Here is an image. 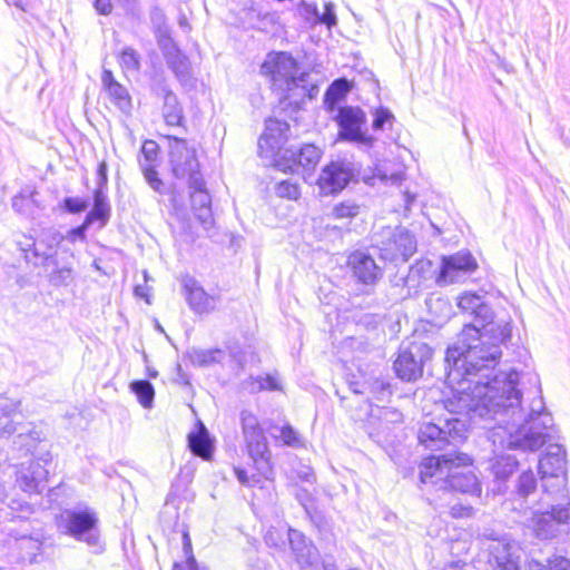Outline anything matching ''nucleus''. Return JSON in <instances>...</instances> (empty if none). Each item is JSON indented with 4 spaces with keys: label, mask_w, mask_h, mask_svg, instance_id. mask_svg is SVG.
Listing matches in <instances>:
<instances>
[{
    "label": "nucleus",
    "mask_w": 570,
    "mask_h": 570,
    "mask_svg": "<svg viewBox=\"0 0 570 570\" xmlns=\"http://www.w3.org/2000/svg\"><path fill=\"white\" fill-rule=\"evenodd\" d=\"M512 336V321L501 320L484 331L465 325L445 353L446 384L451 396L445 407L455 413L495 417L507 422L493 432V444L509 450L537 451L551 438L552 416L542 396L534 397L527 415L521 406L515 370L489 380L502 355L501 346Z\"/></svg>",
    "instance_id": "nucleus-1"
},
{
    "label": "nucleus",
    "mask_w": 570,
    "mask_h": 570,
    "mask_svg": "<svg viewBox=\"0 0 570 570\" xmlns=\"http://www.w3.org/2000/svg\"><path fill=\"white\" fill-rule=\"evenodd\" d=\"M420 480L436 490L480 495L481 484L472 470V459L460 452L426 458L420 465Z\"/></svg>",
    "instance_id": "nucleus-2"
},
{
    "label": "nucleus",
    "mask_w": 570,
    "mask_h": 570,
    "mask_svg": "<svg viewBox=\"0 0 570 570\" xmlns=\"http://www.w3.org/2000/svg\"><path fill=\"white\" fill-rule=\"evenodd\" d=\"M261 73L271 78L279 100H287L289 105L312 99L318 91L317 86L308 82V73L299 72L297 61L284 51L269 53L261 66Z\"/></svg>",
    "instance_id": "nucleus-3"
},
{
    "label": "nucleus",
    "mask_w": 570,
    "mask_h": 570,
    "mask_svg": "<svg viewBox=\"0 0 570 570\" xmlns=\"http://www.w3.org/2000/svg\"><path fill=\"white\" fill-rule=\"evenodd\" d=\"M450 416L439 420V423L423 422L420 426L417 439L419 442L428 450L440 451L446 445H456L466 439L468 426L470 421L483 422V428L491 431V440L493 441V432L500 426H505L507 422H500L501 416L481 417L472 414H462L449 411Z\"/></svg>",
    "instance_id": "nucleus-4"
},
{
    "label": "nucleus",
    "mask_w": 570,
    "mask_h": 570,
    "mask_svg": "<svg viewBox=\"0 0 570 570\" xmlns=\"http://www.w3.org/2000/svg\"><path fill=\"white\" fill-rule=\"evenodd\" d=\"M244 450L253 461L254 468L266 480L273 479V465L267 438L258 417L249 410L239 414Z\"/></svg>",
    "instance_id": "nucleus-5"
},
{
    "label": "nucleus",
    "mask_w": 570,
    "mask_h": 570,
    "mask_svg": "<svg viewBox=\"0 0 570 570\" xmlns=\"http://www.w3.org/2000/svg\"><path fill=\"white\" fill-rule=\"evenodd\" d=\"M97 513L85 507L83 509H67L59 518L58 527L62 532L77 541L85 542L95 552H101L104 544L99 530Z\"/></svg>",
    "instance_id": "nucleus-6"
},
{
    "label": "nucleus",
    "mask_w": 570,
    "mask_h": 570,
    "mask_svg": "<svg viewBox=\"0 0 570 570\" xmlns=\"http://www.w3.org/2000/svg\"><path fill=\"white\" fill-rule=\"evenodd\" d=\"M65 239V236L52 228L43 229L37 238L28 235H21L17 239V246L23 254L28 264L36 267L48 266L57 256L56 247Z\"/></svg>",
    "instance_id": "nucleus-7"
},
{
    "label": "nucleus",
    "mask_w": 570,
    "mask_h": 570,
    "mask_svg": "<svg viewBox=\"0 0 570 570\" xmlns=\"http://www.w3.org/2000/svg\"><path fill=\"white\" fill-rule=\"evenodd\" d=\"M374 242L381 257L389 262H406L416 250L414 236L404 227H383Z\"/></svg>",
    "instance_id": "nucleus-8"
},
{
    "label": "nucleus",
    "mask_w": 570,
    "mask_h": 570,
    "mask_svg": "<svg viewBox=\"0 0 570 570\" xmlns=\"http://www.w3.org/2000/svg\"><path fill=\"white\" fill-rule=\"evenodd\" d=\"M433 354L432 348L423 342L403 343L400 346L393 368L399 379L414 382L423 375V368Z\"/></svg>",
    "instance_id": "nucleus-9"
},
{
    "label": "nucleus",
    "mask_w": 570,
    "mask_h": 570,
    "mask_svg": "<svg viewBox=\"0 0 570 570\" xmlns=\"http://www.w3.org/2000/svg\"><path fill=\"white\" fill-rule=\"evenodd\" d=\"M169 140V161L173 175L177 179H186L188 186L199 187L202 184V174L199 163L195 150L189 148L187 141L183 138L168 136Z\"/></svg>",
    "instance_id": "nucleus-10"
},
{
    "label": "nucleus",
    "mask_w": 570,
    "mask_h": 570,
    "mask_svg": "<svg viewBox=\"0 0 570 570\" xmlns=\"http://www.w3.org/2000/svg\"><path fill=\"white\" fill-rule=\"evenodd\" d=\"M335 120L338 125V138L341 140L366 147L373 145L374 138L363 129L366 124V115L360 107H341Z\"/></svg>",
    "instance_id": "nucleus-11"
},
{
    "label": "nucleus",
    "mask_w": 570,
    "mask_h": 570,
    "mask_svg": "<svg viewBox=\"0 0 570 570\" xmlns=\"http://www.w3.org/2000/svg\"><path fill=\"white\" fill-rule=\"evenodd\" d=\"M289 125L276 118H268L265 121V131L258 139V151L262 157L271 158L277 163L282 159L287 140Z\"/></svg>",
    "instance_id": "nucleus-12"
},
{
    "label": "nucleus",
    "mask_w": 570,
    "mask_h": 570,
    "mask_svg": "<svg viewBox=\"0 0 570 570\" xmlns=\"http://www.w3.org/2000/svg\"><path fill=\"white\" fill-rule=\"evenodd\" d=\"M570 521V502L551 504V510L533 512L531 527L537 538L548 540L554 538L559 528Z\"/></svg>",
    "instance_id": "nucleus-13"
},
{
    "label": "nucleus",
    "mask_w": 570,
    "mask_h": 570,
    "mask_svg": "<svg viewBox=\"0 0 570 570\" xmlns=\"http://www.w3.org/2000/svg\"><path fill=\"white\" fill-rule=\"evenodd\" d=\"M476 267V261L470 252L461 250L450 256H443L436 282L441 285L461 282Z\"/></svg>",
    "instance_id": "nucleus-14"
},
{
    "label": "nucleus",
    "mask_w": 570,
    "mask_h": 570,
    "mask_svg": "<svg viewBox=\"0 0 570 570\" xmlns=\"http://www.w3.org/2000/svg\"><path fill=\"white\" fill-rule=\"evenodd\" d=\"M14 448L24 455L31 454L33 460L45 464H51L52 455L48 449L43 431L33 424H29L13 440Z\"/></svg>",
    "instance_id": "nucleus-15"
},
{
    "label": "nucleus",
    "mask_w": 570,
    "mask_h": 570,
    "mask_svg": "<svg viewBox=\"0 0 570 570\" xmlns=\"http://www.w3.org/2000/svg\"><path fill=\"white\" fill-rule=\"evenodd\" d=\"M539 472L544 482L542 487L547 493H549V485L546 482L548 479L554 481L553 487H564L566 451L562 445L550 444L547 448L544 455L539 461Z\"/></svg>",
    "instance_id": "nucleus-16"
},
{
    "label": "nucleus",
    "mask_w": 570,
    "mask_h": 570,
    "mask_svg": "<svg viewBox=\"0 0 570 570\" xmlns=\"http://www.w3.org/2000/svg\"><path fill=\"white\" fill-rule=\"evenodd\" d=\"M49 464L38 460L22 462L16 471V483L26 493L39 494L47 488Z\"/></svg>",
    "instance_id": "nucleus-17"
},
{
    "label": "nucleus",
    "mask_w": 570,
    "mask_h": 570,
    "mask_svg": "<svg viewBox=\"0 0 570 570\" xmlns=\"http://www.w3.org/2000/svg\"><path fill=\"white\" fill-rule=\"evenodd\" d=\"M181 285L186 301L196 314H209L220 302V295L208 294L194 276L185 275L181 278Z\"/></svg>",
    "instance_id": "nucleus-18"
},
{
    "label": "nucleus",
    "mask_w": 570,
    "mask_h": 570,
    "mask_svg": "<svg viewBox=\"0 0 570 570\" xmlns=\"http://www.w3.org/2000/svg\"><path fill=\"white\" fill-rule=\"evenodd\" d=\"M353 176L351 163L335 160L323 168L317 183L323 193L335 194L344 189Z\"/></svg>",
    "instance_id": "nucleus-19"
},
{
    "label": "nucleus",
    "mask_w": 570,
    "mask_h": 570,
    "mask_svg": "<svg viewBox=\"0 0 570 570\" xmlns=\"http://www.w3.org/2000/svg\"><path fill=\"white\" fill-rule=\"evenodd\" d=\"M154 94L163 99L161 115L166 125L183 127L185 124L184 109L177 95L171 90L166 79H158L153 85Z\"/></svg>",
    "instance_id": "nucleus-20"
},
{
    "label": "nucleus",
    "mask_w": 570,
    "mask_h": 570,
    "mask_svg": "<svg viewBox=\"0 0 570 570\" xmlns=\"http://www.w3.org/2000/svg\"><path fill=\"white\" fill-rule=\"evenodd\" d=\"M322 157V150L313 144H305L301 147L291 146L282 154V159L288 163L284 169L294 170V167H302L304 171L311 173L315 169Z\"/></svg>",
    "instance_id": "nucleus-21"
},
{
    "label": "nucleus",
    "mask_w": 570,
    "mask_h": 570,
    "mask_svg": "<svg viewBox=\"0 0 570 570\" xmlns=\"http://www.w3.org/2000/svg\"><path fill=\"white\" fill-rule=\"evenodd\" d=\"M488 563L492 570H520L518 549L503 540H493L489 547Z\"/></svg>",
    "instance_id": "nucleus-22"
},
{
    "label": "nucleus",
    "mask_w": 570,
    "mask_h": 570,
    "mask_svg": "<svg viewBox=\"0 0 570 570\" xmlns=\"http://www.w3.org/2000/svg\"><path fill=\"white\" fill-rule=\"evenodd\" d=\"M287 537L289 547L301 570L305 569V567H311L317 563V548L305 537L303 532L289 528Z\"/></svg>",
    "instance_id": "nucleus-23"
},
{
    "label": "nucleus",
    "mask_w": 570,
    "mask_h": 570,
    "mask_svg": "<svg viewBox=\"0 0 570 570\" xmlns=\"http://www.w3.org/2000/svg\"><path fill=\"white\" fill-rule=\"evenodd\" d=\"M191 189L190 202L194 215L199 220L204 229L208 230L214 226V217L212 213V199L205 189V181L202 178L199 187L189 186Z\"/></svg>",
    "instance_id": "nucleus-24"
},
{
    "label": "nucleus",
    "mask_w": 570,
    "mask_h": 570,
    "mask_svg": "<svg viewBox=\"0 0 570 570\" xmlns=\"http://www.w3.org/2000/svg\"><path fill=\"white\" fill-rule=\"evenodd\" d=\"M348 265L351 266L354 276L363 284H375L381 277L382 273L380 267L375 264L374 259L363 253L355 252L348 257Z\"/></svg>",
    "instance_id": "nucleus-25"
},
{
    "label": "nucleus",
    "mask_w": 570,
    "mask_h": 570,
    "mask_svg": "<svg viewBox=\"0 0 570 570\" xmlns=\"http://www.w3.org/2000/svg\"><path fill=\"white\" fill-rule=\"evenodd\" d=\"M73 254L69 253L66 258L59 259L57 256L49 263L52 266L49 274V282L56 287L69 286L75 279V269L72 267Z\"/></svg>",
    "instance_id": "nucleus-26"
},
{
    "label": "nucleus",
    "mask_w": 570,
    "mask_h": 570,
    "mask_svg": "<svg viewBox=\"0 0 570 570\" xmlns=\"http://www.w3.org/2000/svg\"><path fill=\"white\" fill-rule=\"evenodd\" d=\"M166 63L174 72L177 80L186 86L190 80V63L188 58L176 47L171 46L170 49L164 52Z\"/></svg>",
    "instance_id": "nucleus-27"
},
{
    "label": "nucleus",
    "mask_w": 570,
    "mask_h": 570,
    "mask_svg": "<svg viewBox=\"0 0 570 570\" xmlns=\"http://www.w3.org/2000/svg\"><path fill=\"white\" fill-rule=\"evenodd\" d=\"M240 387L249 394L264 391H281L282 383L277 374L250 375L240 382Z\"/></svg>",
    "instance_id": "nucleus-28"
},
{
    "label": "nucleus",
    "mask_w": 570,
    "mask_h": 570,
    "mask_svg": "<svg viewBox=\"0 0 570 570\" xmlns=\"http://www.w3.org/2000/svg\"><path fill=\"white\" fill-rule=\"evenodd\" d=\"M20 402L0 395V438L9 436L16 431L14 416Z\"/></svg>",
    "instance_id": "nucleus-29"
},
{
    "label": "nucleus",
    "mask_w": 570,
    "mask_h": 570,
    "mask_svg": "<svg viewBox=\"0 0 570 570\" xmlns=\"http://www.w3.org/2000/svg\"><path fill=\"white\" fill-rule=\"evenodd\" d=\"M198 425V430L188 435V446L193 454L204 460H209L213 455L214 446L205 425L202 422Z\"/></svg>",
    "instance_id": "nucleus-30"
},
{
    "label": "nucleus",
    "mask_w": 570,
    "mask_h": 570,
    "mask_svg": "<svg viewBox=\"0 0 570 570\" xmlns=\"http://www.w3.org/2000/svg\"><path fill=\"white\" fill-rule=\"evenodd\" d=\"M535 489L537 479L534 473L531 470L522 472L517 482L513 509L520 511L528 509V507H524V503H527L529 495L532 494Z\"/></svg>",
    "instance_id": "nucleus-31"
},
{
    "label": "nucleus",
    "mask_w": 570,
    "mask_h": 570,
    "mask_svg": "<svg viewBox=\"0 0 570 570\" xmlns=\"http://www.w3.org/2000/svg\"><path fill=\"white\" fill-rule=\"evenodd\" d=\"M187 357L191 362L193 365H197L200 367H207L213 364L222 363L225 357V351L220 348H212V350H202V348H190L187 352Z\"/></svg>",
    "instance_id": "nucleus-32"
},
{
    "label": "nucleus",
    "mask_w": 570,
    "mask_h": 570,
    "mask_svg": "<svg viewBox=\"0 0 570 570\" xmlns=\"http://www.w3.org/2000/svg\"><path fill=\"white\" fill-rule=\"evenodd\" d=\"M351 390L355 394H365L367 391L373 395V397L377 401H384L390 394V385L381 380H374L372 382H351Z\"/></svg>",
    "instance_id": "nucleus-33"
},
{
    "label": "nucleus",
    "mask_w": 570,
    "mask_h": 570,
    "mask_svg": "<svg viewBox=\"0 0 570 570\" xmlns=\"http://www.w3.org/2000/svg\"><path fill=\"white\" fill-rule=\"evenodd\" d=\"M519 462L510 454L497 455L491 462V472L497 480H507L517 469Z\"/></svg>",
    "instance_id": "nucleus-34"
},
{
    "label": "nucleus",
    "mask_w": 570,
    "mask_h": 570,
    "mask_svg": "<svg viewBox=\"0 0 570 570\" xmlns=\"http://www.w3.org/2000/svg\"><path fill=\"white\" fill-rule=\"evenodd\" d=\"M111 102L125 115H129L132 109L131 97L126 87L121 83H114L107 90Z\"/></svg>",
    "instance_id": "nucleus-35"
},
{
    "label": "nucleus",
    "mask_w": 570,
    "mask_h": 570,
    "mask_svg": "<svg viewBox=\"0 0 570 570\" xmlns=\"http://www.w3.org/2000/svg\"><path fill=\"white\" fill-rule=\"evenodd\" d=\"M351 90V85L347 79L338 78L334 80L325 92V104L332 109L336 104L345 98Z\"/></svg>",
    "instance_id": "nucleus-36"
},
{
    "label": "nucleus",
    "mask_w": 570,
    "mask_h": 570,
    "mask_svg": "<svg viewBox=\"0 0 570 570\" xmlns=\"http://www.w3.org/2000/svg\"><path fill=\"white\" fill-rule=\"evenodd\" d=\"M130 390L136 394L139 403L149 409L153 406L155 390L153 384L147 380L134 381L130 384Z\"/></svg>",
    "instance_id": "nucleus-37"
},
{
    "label": "nucleus",
    "mask_w": 570,
    "mask_h": 570,
    "mask_svg": "<svg viewBox=\"0 0 570 570\" xmlns=\"http://www.w3.org/2000/svg\"><path fill=\"white\" fill-rule=\"evenodd\" d=\"M140 169L142 171L144 178L150 188L158 193L159 195H165L166 188L164 181L159 178L158 171L154 164L149 163H140Z\"/></svg>",
    "instance_id": "nucleus-38"
},
{
    "label": "nucleus",
    "mask_w": 570,
    "mask_h": 570,
    "mask_svg": "<svg viewBox=\"0 0 570 570\" xmlns=\"http://www.w3.org/2000/svg\"><path fill=\"white\" fill-rule=\"evenodd\" d=\"M529 570H570V560L561 556L549 559L547 564L532 560L529 562Z\"/></svg>",
    "instance_id": "nucleus-39"
},
{
    "label": "nucleus",
    "mask_w": 570,
    "mask_h": 570,
    "mask_svg": "<svg viewBox=\"0 0 570 570\" xmlns=\"http://www.w3.org/2000/svg\"><path fill=\"white\" fill-rule=\"evenodd\" d=\"M395 120L392 111L386 107H379L373 111V130H384L386 128H391Z\"/></svg>",
    "instance_id": "nucleus-40"
},
{
    "label": "nucleus",
    "mask_w": 570,
    "mask_h": 570,
    "mask_svg": "<svg viewBox=\"0 0 570 570\" xmlns=\"http://www.w3.org/2000/svg\"><path fill=\"white\" fill-rule=\"evenodd\" d=\"M110 210H111L110 205L94 204L90 212L86 215L85 220L90 226L95 222H99L100 227H104V226H106V224L108 223V220L110 218Z\"/></svg>",
    "instance_id": "nucleus-41"
},
{
    "label": "nucleus",
    "mask_w": 570,
    "mask_h": 570,
    "mask_svg": "<svg viewBox=\"0 0 570 570\" xmlns=\"http://www.w3.org/2000/svg\"><path fill=\"white\" fill-rule=\"evenodd\" d=\"M483 299L484 296L466 292L458 297V307L462 312L473 315Z\"/></svg>",
    "instance_id": "nucleus-42"
},
{
    "label": "nucleus",
    "mask_w": 570,
    "mask_h": 570,
    "mask_svg": "<svg viewBox=\"0 0 570 570\" xmlns=\"http://www.w3.org/2000/svg\"><path fill=\"white\" fill-rule=\"evenodd\" d=\"M472 316H474L475 321L482 325V331H484L490 324L499 322V320L494 321V313L491 306L485 302V298L481 302ZM501 320L502 318H500V321Z\"/></svg>",
    "instance_id": "nucleus-43"
},
{
    "label": "nucleus",
    "mask_w": 570,
    "mask_h": 570,
    "mask_svg": "<svg viewBox=\"0 0 570 570\" xmlns=\"http://www.w3.org/2000/svg\"><path fill=\"white\" fill-rule=\"evenodd\" d=\"M120 65L127 70H138L140 68V56L131 47H126L120 53Z\"/></svg>",
    "instance_id": "nucleus-44"
},
{
    "label": "nucleus",
    "mask_w": 570,
    "mask_h": 570,
    "mask_svg": "<svg viewBox=\"0 0 570 570\" xmlns=\"http://www.w3.org/2000/svg\"><path fill=\"white\" fill-rule=\"evenodd\" d=\"M275 193L282 198L297 199L299 197V187L296 183L283 180L276 185Z\"/></svg>",
    "instance_id": "nucleus-45"
},
{
    "label": "nucleus",
    "mask_w": 570,
    "mask_h": 570,
    "mask_svg": "<svg viewBox=\"0 0 570 570\" xmlns=\"http://www.w3.org/2000/svg\"><path fill=\"white\" fill-rule=\"evenodd\" d=\"M88 206V200L80 197H66L62 202V208L69 214L82 213Z\"/></svg>",
    "instance_id": "nucleus-46"
},
{
    "label": "nucleus",
    "mask_w": 570,
    "mask_h": 570,
    "mask_svg": "<svg viewBox=\"0 0 570 570\" xmlns=\"http://www.w3.org/2000/svg\"><path fill=\"white\" fill-rule=\"evenodd\" d=\"M360 207L353 203H341L333 209L336 218H351L358 215Z\"/></svg>",
    "instance_id": "nucleus-47"
},
{
    "label": "nucleus",
    "mask_w": 570,
    "mask_h": 570,
    "mask_svg": "<svg viewBox=\"0 0 570 570\" xmlns=\"http://www.w3.org/2000/svg\"><path fill=\"white\" fill-rule=\"evenodd\" d=\"M141 154L144 159H139L140 163L154 164L158 157V145L154 140H146L141 147Z\"/></svg>",
    "instance_id": "nucleus-48"
},
{
    "label": "nucleus",
    "mask_w": 570,
    "mask_h": 570,
    "mask_svg": "<svg viewBox=\"0 0 570 570\" xmlns=\"http://www.w3.org/2000/svg\"><path fill=\"white\" fill-rule=\"evenodd\" d=\"M156 37L158 39L159 47L165 52L166 50L170 49L171 46H175L170 36H169V29L167 26H157V29H155Z\"/></svg>",
    "instance_id": "nucleus-49"
},
{
    "label": "nucleus",
    "mask_w": 570,
    "mask_h": 570,
    "mask_svg": "<svg viewBox=\"0 0 570 570\" xmlns=\"http://www.w3.org/2000/svg\"><path fill=\"white\" fill-rule=\"evenodd\" d=\"M234 472L239 483L245 487H255L261 482V479L256 474L249 475L244 468L236 466L234 468Z\"/></svg>",
    "instance_id": "nucleus-50"
},
{
    "label": "nucleus",
    "mask_w": 570,
    "mask_h": 570,
    "mask_svg": "<svg viewBox=\"0 0 570 570\" xmlns=\"http://www.w3.org/2000/svg\"><path fill=\"white\" fill-rule=\"evenodd\" d=\"M89 227H90V225L87 224L86 220H83L81 225H79L75 228H71L67 233L65 238L67 240H69L70 243H76L78 240L83 242V240H86V233L89 229Z\"/></svg>",
    "instance_id": "nucleus-51"
},
{
    "label": "nucleus",
    "mask_w": 570,
    "mask_h": 570,
    "mask_svg": "<svg viewBox=\"0 0 570 570\" xmlns=\"http://www.w3.org/2000/svg\"><path fill=\"white\" fill-rule=\"evenodd\" d=\"M318 23L325 24L328 29L336 26L337 18H336V13L334 10V6L332 3L325 4L324 12L321 13Z\"/></svg>",
    "instance_id": "nucleus-52"
},
{
    "label": "nucleus",
    "mask_w": 570,
    "mask_h": 570,
    "mask_svg": "<svg viewBox=\"0 0 570 570\" xmlns=\"http://www.w3.org/2000/svg\"><path fill=\"white\" fill-rule=\"evenodd\" d=\"M281 439L286 445L289 446H295L299 443L298 433L291 425H285L282 428Z\"/></svg>",
    "instance_id": "nucleus-53"
},
{
    "label": "nucleus",
    "mask_w": 570,
    "mask_h": 570,
    "mask_svg": "<svg viewBox=\"0 0 570 570\" xmlns=\"http://www.w3.org/2000/svg\"><path fill=\"white\" fill-rule=\"evenodd\" d=\"M107 170H108L107 164L105 161H101L97 168V176H98L97 185H98V187H105L107 185V181H108Z\"/></svg>",
    "instance_id": "nucleus-54"
},
{
    "label": "nucleus",
    "mask_w": 570,
    "mask_h": 570,
    "mask_svg": "<svg viewBox=\"0 0 570 570\" xmlns=\"http://www.w3.org/2000/svg\"><path fill=\"white\" fill-rule=\"evenodd\" d=\"M471 512V507H465L462 504H454L453 507H451V515L454 518L470 517Z\"/></svg>",
    "instance_id": "nucleus-55"
},
{
    "label": "nucleus",
    "mask_w": 570,
    "mask_h": 570,
    "mask_svg": "<svg viewBox=\"0 0 570 570\" xmlns=\"http://www.w3.org/2000/svg\"><path fill=\"white\" fill-rule=\"evenodd\" d=\"M96 10L104 16H107L112 10V4L110 0H95Z\"/></svg>",
    "instance_id": "nucleus-56"
},
{
    "label": "nucleus",
    "mask_w": 570,
    "mask_h": 570,
    "mask_svg": "<svg viewBox=\"0 0 570 570\" xmlns=\"http://www.w3.org/2000/svg\"><path fill=\"white\" fill-rule=\"evenodd\" d=\"M101 82H102V86L105 88V90L107 91L111 85L114 83H119L115 78H114V75L110 70H107L105 69L102 71V75H101Z\"/></svg>",
    "instance_id": "nucleus-57"
},
{
    "label": "nucleus",
    "mask_w": 570,
    "mask_h": 570,
    "mask_svg": "<svg viewBox=\"0 0 570 570\" xmlns=\"http://www.w3.org/2000/svg\"><path fill=\"white\" fill-rule=\"evenodd\" d=\"M151 22L154 24V28L157 29V26L160 24V26H166V22H165V14L163 13L161 10L159 9H155L153 12H151Z\"/></svg>",
    "instance_id": "nucleus-58"
},
{
    "label": "nucleus",
    "mask_w": 570,
    "mask_h": 570,
    "mask_svg": "<svg viewBox=\"0 0 570 570\" xmlns=\"http://www.w3.org/2000/svg\"><path fill=\"white\" fill-rule=\"evenodd\" d=\"M104 187H98L94 193V204L109 205L108 198L102 190Z\"/></svg>",
    "instance_id": "nucleus-59"
},
{
    "label": "nucleus",
    "mask_w": 570,
    "mask_h": 570,
    "mask_svg": "<svg viewBox=\"0 0 570 570\" xmlns=\"http://www.w3.org/2000/svg\"><path fill=\"white\" fill-rule=\"evenodd\" d=\"M312 521L320 529V531L330 530V527L327 525V521L325 520V518L323 515L315 514L312 517Z\"/></svg>",
    "instance_id": "nucleus-60"
},
{
    "label": "nucleus",
    "mask_w": 570,
    "mask_h": 570,
    "mask_svg": "<svg viewBox=\"0 0 570 570\" xmlns=\"http://www.w3.org/2000/svg\"><path fill=\"white\" fill-rule=\"evenodd\" d=\"M323 570H338L333 556H325L323 558Z\"/></svg>",
    "instance_id": "nucleus-61"
},
{
    "label": "nucleus",
    "mask_w": 570,
    "mask_h": 570,
    "mask_svg": "<svg viewBox=\"0 0 570 570\" xmlns=\"http://www.w3.org/2000/svg\"><path fill=\"white\" fill-rule=\"evenodd\" d=\"M305 11L307 14L313 16V18L315 19V22H317V23L320 22L321 12L318 11L316 6L306 4Z\"/></svg>",
    "instance_id": "nucleus-62"
},
{
    "label": "nucleus",
    "mask_w": 570,
    "mask_h": 570,
    "mask_svg": "<svg viewBox=\"0 0 570 570\" xmlns=\"http://www.w3.org/2000/svg\"><path fill=\"white\" fill-rule=\"evenodd\" d=\"M8 4L14 6L22 11L28 10V0H6Z\"/></svg>",
    "instance_id": "nucleus-63"
},
{
    "label": "nucleus",
    "mask_w": 570,
    "mask_h": 570,
    "mask_svg": "<svg viewBox=\"0 0 570 570\" xmlns=\"http://www.w3.org/2000/svg\"><path fill=\"white\" fill-rule=\"evenodd\" d=\"M464 567H466V563L458 560L446 564L443 570H463Z\"/></svg>",
    "instance_id": "nucleus-64"
}]
</instances>
